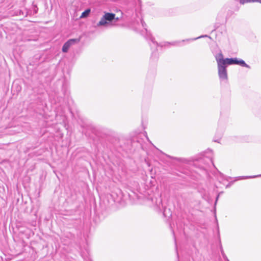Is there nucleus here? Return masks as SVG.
Wrapping results in <instances>:
<instances>
[{
    "instance_id": "423d86ee",
    "label": "nucleus",
    "mask_w": 261,
    "mask_h": 261,
    "mask_svg": "<svg viewBox=\"0 0 261 261\" xmlns=\"http://www.w3.org/2000/svg\"><path fill=\"white\" fill-rule=\"evenodd\" d=\"M238 65H240V66H241L242 67H247V68H250V67L248 64H247L244 62V61H243V60H241V59H239L238 64Z\"/></svg>"
},
{
    "instance_id": "4468645a",
    "label": "nucleus",
    "mask_w": 261,
    "mask_h": 261,
    "mask_svg": "<svg viewBox=\"0 0 261 261\" xmlns=\"http://www.w3.org/2000/svg\"><path fill=\"white\" fill-rule=\"evenodd\" d=\"M222 253L223 256V257H224V258L226 257L225 256V255L224 254H223V251H222Z\"/></svg>"
},
{
    "instance_id": "f8f14e48",
    "label": "nucleus",
    "mask_w": 261,
    "mask_h": 261,
    "mask_svg": "<svg viewBox=\"0 0 261 261\" xmlns=\"http://www.w3.org/2000/svg\"><path fill=\"white\" fill-rule=\"evenodd\" d=\"M179 43V42L177 41V42H172L171 44L172 45H177Z\"/></svg>"
},
{
    "instance_id": "20e7f679",
    "label": "nucleus",
    "mask_w": 261,
    "mask_h": 261,
    "mask_svg": "<svg viewBox=\"0 0 261 261\" xmlns=\"http://www.w3.org/2000/svg\"><path fill=\"white\" fill-rule=\"evenodd\" d=\"M224 62L226 65L238 64L239 59L237 58H226L223 59Z\"/></svg>"
},
{
    "instance_id": "9b49d317",
    "label": "nucleus",
    "mask_w": 261,
    "mask_h": 261,
    "mask_svg": "<svg viewBox=\"0 0 261 261\" xmlns=\"http://www.w3.org/2000/svg\"><path fill=\"white\" fill-rule=\"evenodd\" d=\"M141 23H142V27L145 28L146 27V23H145V22L143 20H141Z\"/></svg>"
},
{
    "instance_id": "2eb2a0df",
    "label": "nucleus",
    "mask_w": 261,
    "mask_h": 261,
    "mask_svg": "<svg viewBox=\"0 0 261 261\" xmlns=\"http://www.w3.org/2000/svg\"><path fill=\"white\" fill-rule=\"evenodd\" d=\"M218 197H219V196H217V198H216V202H217L218 199Z\"/></svg>"
},
{
    "instance_id": "6e6552de",
    "label": "nucleus",
    "mask_w": 261,
    "mask_h": 261,
    "mask_svg": "<svg viewBox=\"0 0 261 261\" xmlns=\"http://www.w3.org/2000/svg\"><path fill=\"white\" fill-rule=\"evenodd\" d=\"M90 12V9H87L84 12H83L81 16V18H85V17H87L89 13Z\"/></svg>"
},
{
    "instance_id": "39448f33",
    "label": "nucleus",
    "mask_w": 261,
    "mask_h": 261,
    "mask_svg": "<svg viewBox=\"0 0 261 261\" xmlns=\"http://www.w3.org/2000/svg\"><path fill=\"white\" fill-rule=\"evenodd\" d=\"M150 43H149V44L151 48H152L153 47L156 48L158 46V43L154 40V39L152 37H150Z\"/></svg>"
},
{
    "instance_id": "7ed1b4c3",
    "label": "nucleus",
    "mask_w": 261,
    "mask_h": 261,
    "mask_svg": "<svg viewBox=\"0 0 261 261\" xmlns=\"http://www.w3.org/2000/svg\"><path fill=\"white\" fill-rule=\"evenodd\" d=\"M80 39H71L66 42L63 47H62V51L64 53H67L70 48V47L75 43H77L80 42Z\"/></svg>"
},
{
    "instance_id": "9d476101",
    "label": "nucleus",
    "mask_w": 261,
    "mask_h": 261,
    "mask_svg": "<svg viewBox=\"0 0 261 261\" xmlns=\"http://www.w3.org/2000/svg\"><path fill=\"white\" fill-rule=\"evenodd\" d=\"M208 36L207 35H202V36H199L198 37H197L196 38H194V39H192V40H196L197 39H199V38H202V37H207Z\"/></svg>"
},
{
    "instance_id": "f257e3e1",
    "label": "nucleus",
    "mask_w": 261,
    "mask_h": 261,
    "mask_svg": "<svg viewBox=\"0 0 261 261\" xmlns=\"http://www.w3.org/2000/svg\"><path fill=\"white\" fill-rule=\"evenodd\" d=\"M119 20L118 17H115V14L112 13L104 12V15L97 23V26H103L105 27H112Z\"/></svg>"
},
{
    "instance_id": "dca6fc26",
    "label": "nucleus",
    "mask_w": 261,
    "mask_h": 261,
    "mask_svg": "<svg viewBox=\"0 0 261 261\" xmlns=\"http://www.w3.org/2000/svg\"><path fill=\"white\" fill-rule=\"evenodd\" d=\"M147 139L148 140V141H149V139L147 137Z\"/></svg>"
},
{
    "instance_id": "0eeeda50",
    "label": "nucleus",
    "mask_w": 261,
    "mask_h": 261,
    "mask_svg": "<svg viewBox=\"0 0 261 261\" xmlns=\"http://www.w3.org/2000/svg\"><path fill=\"white\" fill-rule=\"evenodd\" d=\"M259 2L261 3V0H240V3L244 4L247 3Z\"/></svg>"
},
{
    "instance_id": "f03ea898",
    "label": "nucleus",
    "mask_w": 261,
    "mask_h": 261,
    "mask_svg": "<svg viewBox=\"0 0 261 261\" xmlns=\"http://www.w3.org/2000/svg\"><path fill=\"white\" fill-rule=\"evenodd\" d=\"M219 57H216V61L218 64V75L220 80H227V70L226 69V64L224 62L223 55L219 54Z\"/></svg>"
},
{
    "instance_id": "1a4fd4ad",
    "label": "nucleus",
    "mask_w": 261,
    "mask_h": 261,
    "mask_svg": "<svg viewBox=\"0 0 261 261\" xmlns=\"http://www.w3.org/2000/svg\"><path fill=\"white\" fill-rule=\"evenodd\" d=\"M15 87H16L17 91H19L20 90L21 87L16 84L14 83L12 85V88H14Z\"/></svg>"
},
{
    "instance_id": "ddd939ff",
    "label": "nucleus",
    "mask_w": 261,
    "mask_h": 261,
    "mask_svg": "<svg viewBox=\"0 0 261 261\" xmlns=\"http://www.w3.org/2000/svg\"><path fill=\"white\" fill-rule=\"evenodd\" d=\"M258 176H261V175H256V176H249V177H247V178L256 177H258Z\"/></svg>"
}]
</instances>
